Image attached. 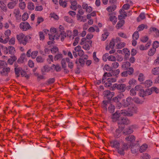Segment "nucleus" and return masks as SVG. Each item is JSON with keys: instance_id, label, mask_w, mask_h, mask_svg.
Wrapping results in <instances>:
<instances>
[{"instance_id": "42", "label": "nucleus", "mask_w": 159, "mask_h": 159, "mask_svg": "<svg viewBox=\"0 0 159 159\" xmlns=\"http://www.w3.org/2000/svg\"><path fill=\"white\" fill-rule=\"evenodd\" d=\"M137 81L134 79H130L128 83L130 86L134 85L136 84Z\"/></svg>"}, {"instance_id": "59", "label": "nucleus", "mask_w": 159, "mask_h": 159, "mask_svg": "<svg viewBox=\"0 0 159 159\" xmlns=\"http://www.w3.org/2000/svg\"><path fill=\"white\" fill-rule=\"evenodd\" d=\"M159 47V42L157 41H154L153 43L152 47L156 48Z\"/></svg>"}, {"instance_id": "3", "label": "nucleus", "mask_w": 159, "mask_h": 159, "mask_svg": "<svg viewBox=\"0 0 159 159\" xmlns=\"http://www.w3.org/2000/svg\"><path fill=\"white\" fill-rule=\"evenodd\" d=\"M113 87V90H114L115 89H116L120 92H124L126 89V85L124 84H114Z\"/></svg>"}, {"instance_id": "55", "label": "nucleus", "mask_w": 159, "mask_h": 159, "mask_svg": "<svg viewBox=\"0 0 159 159\" xmlns=\"http://www.w3.org/2000/svg\"><path fill=\"white\" fill-rule=\"evenodd\" d=\"M28 15L27 13H25L22 15V20L23 21L26 20L28 18Z\"/></svg>"}, {"instance_id": "1", "label": "nucleus", "mask_w": 159, "mask_h": 159, "mask_svg": "<svg viewBox=\"0 0 159 159\" xmlns=\"http://www.w3.org/2000/svg\"><path fill=\"white\" fill-rule=\"evenodd\" d=\"M111 146L116 149V151L120 155L123 156L125 154V151H127L129 148V146L126 143H120L117 141L110 142Z\"/></svg>"}, {"instance_id": "48", "label": "nucleus", "mask_w": 159, "mask_h": 159, "mask_svg": "<svg viewBox=\"0 0 159 159\" xmlns=\"http://www.w3.org/2000/svg\"><path fill=\"white\" fill-rule=\"evenodd\" d=\"M115 39H112L111 40L109 44V48L112 49L114 48L115 45Z\"/></svg>"}, {"instance_id": "7", "label": "nucleus", "mask_w": 159, "mask_h": 159, "mask_svg": "<svg viewBox=\"0 0 159 159\" xmlns=\"http://www.w3.org/2000/svg\"><path fill=\"white\" fill-rule=\"evenodd\" d=\"M120 101V100L116 96L112 98L110 102L111 103H115L116 107L120 108L121 106V103Z\"/></svg>"}, {"instance_id": "56", "label": "nucleus", "mask_w": 159, "mask_h": 159, "mask_svg": "<svg viewBox=\"0 0 159 159\" xmlns=\"http://www.w3.org/2000/svg\"><path fill=\"white\" fill-rule=\"evenodd\" d=\"M109 56L108 53H105L102 56V60L104 61H106L108 59Z\"/></svg>"}, {"instance_id": "24", "label": "nucleus", "mask_w": 159, "mask_h": 159, "mask_svg": "<svg viewBox=\"0 0 159 159\" xmlns=\"http://www.w3.org/2000/svg\"><path fill=\"white\" fill-rule=\"evenodd\" d=\"M152 73L154 75L159 74V67H156L153 68L152 70Z\"/></svg>"}, {"instance_id": "13", "label": "nucleus", "mask_w": 159, "mask_h": 159, "mask_svg": "<svg viewBox=\"0 0 159 159\" xmlns=\"http://www.w3.org/2000/svg\"><path fill=\"white\" fill-rule=\"evenodd\" d=\"M119 113L120 114V116L123 115L125 116H131L133 115V114L132 113L129 112L125 110H121L120 111H119Z\"/></svg>"}, {"instance_id": "11", "label": "nucleus", "mask_w": 159, "mask_h": 159, "mask_svg": "<svg viewBox=\"0 0 159 159\" xmlns=\"http://www.w3.org/2000/svg\"><path fill=\"white\" fill-rule=\"evenodd\" d=\"M10 0L11 1L8 3L7 5V7L9 9H13L17 3L18 2V0Z\"/></svg>"}, {"instance_id": "36", "label": "nucleus", "mask_w": 159, "mask_h": 159, "mask_svg": "<svg viewBox=\"0 0 159 159\" xmlns=\"http://www.w3.org/2000/svg\"><path fill=\"white\" fill-rule=\"evenodd\" d=\"M134 101L137 104H142L144 101L140 99L139 98L136 97H135L133 98Z\"/></svg>"}, {"instance_id": "18", "label": "nucleus", "mask_w": 159, "mask_h": 159, "mask_svg": "<svg viewBox=\"0 0 159 159\" xmlns=\"http://www.w3.org/2000/svg\"><path fill=\"white\" fill-rule=\"evenodd\" d=\"M130 66V63L128 61L124 62L122 63L121 67L124 70L129 68Z\"/></svg>"}, {"instance_id": "29", "label": "nucleus", "mask_w": 159, "mask_h": 159, "mask_svg": "<svg viewBox=\"0 0 159 159\" xmlns=\"http://www.w3.org/2000/svg\"><path fill=\"white\" fill-rule=\"evenodd\" d=\"M25 57V54L24 53L22 54L20 57L17 60L18 63H21L24 62V60Z\"/></svg>"}, {"instance_id": "63", "label": "nucleus", "mask_w": 159, "mask_h": 159, "mask_svg": "<svg viewBox=\"0 0 159 159\" xmlns=\"http://www.w3.org/2000/svg\"><path fill=\"white\" fill-rule=\"evenodd\" d=\"M109 35V34L107 32H105L102 35V39L104 41L107 38V36Z\"/></svg>"}, {"instance_id": "5", "label": "nucleus", "mask_w": 159, "mask_h": 159, "mask_svg": "<svg viewBox=\"0 0 159 159\" xmlns=\"http://www.w3.org/2000/svg\"><path fill=\"white\" fill-rule=\"evenodd\" d=\"M130 121L126 117H121L118 120V124L119 125H127L130 124Z\"/></svg>"}, {"instance_id": "21", "label": "nucleus", "mask_w": 159, "mask_h": 159, "mask_svg": "<svg viewBox=\"0 0 159 159\" xmlns=\"http://www.w3.org/2000/svg\"><path fill=\"white\" fill-rule=\"evenodd\" d=\"M8 49L7 48L2 46L1 44H0V55H2L1 50L3 52H4L5 53L7 54L8 53Z\"/></svg>"}, {"instance_id": "64", "label": "nucleus", "mask_w": 159, "mask_h": 159, "mask_svg": "<svg viewBox=\"0 0 159 159\" xmlns=\"http://www.w3.org/2000/svg\"><path fill=\"white\" fill-rule=\"evenodd\" d=\"M151 90V93L152 91L155 92L156 93H159V89L156 87H152Z\"/></svg>"}, {"instance_id": "27", "label": "nucleus", "mask_w": 159, "mask_h": 159, "mask_svg": "<svg viewBox=\"0 0 159 159\" xmlns=\"http://www.w3.org/2000/svg\"><path fill=\"white\" fill-rule=\"evenodd\" d=\"M116 6L115 5H113L112 6H110L107 7V10L109 12H112L114 11L116 8Z\"/></svg>"}, {"instance_id": "19", "label": "nucleus", "mask_w": 159, "mask_h": 159, "mask_svg": "<svg viewBox=\"0 0 159 159\" xmlns=\"http://www.w3.org/2000/svg\"><path fill=\"white\" fill-rule=\"evenodd\" d=\"M135 137L133 135H130L126 137L125 139L128 141H129L132 143H133L135 140Z\"/></svg>"}, {"instance_id": "8", "label": "nucleus", "mask_w": 159, "mask_h": 159, "mask_svg": "<svg viewBox=\"0 0 159 159\" xmlns=\"http://www.w3.org/2000/svg\"><path fill=\"white\" fill-rule=\"evenodd\" d=\"M120 114L119 113V111H117L115 113L112 115L111 118L112 121L116 122L120 119Z\"/></svg>"}, {"instance_id": "17", "label": "nucleus", "mask_w": 159, "mask_h": 159, "mask_svg": "<svg viewBox=\"0 0 159 159\" xmlns=\"http://www.w3.org/2000/svg\"><path fill=\"white\" fill-rule=\"evenodd\" d=\"M92 41L91 40H88L86 42L85 44L83 46V48L86 50H89L90 49L89 45H91Z\"/></svg>"}, {"instance_id": "57", "label": "nucleus", "mask_w": 159, "mask_h": 159, "mask_svg": "<svg viewBox=\"0 0 159 159\" xmlns=\"http://www.w3.org/2000/svg\"><path fill=\"white\" fill-rule=\"evenodd\" d=\"M119 66V64L118 62H114L112 63L111 67L112 68V69L113 68L116 69Z\"/></svg>"}, {"instance_id": "41", "label": "nucleus", "mask_w": 159, "mask_h": 159, "mask_svg": "<svg viewBox=\"0 0 159 159\" xmlns=\"http://www.w3.org/2000/svg\"><path fill=\"white\" fill-rule=\"evenodd\" d=\"M147 26L146 25H144V24H141L139 25L137 28V30L139 31L142 30H143L144 28H147Z\"/></svg>"}, {"instance_id": "45", "label": "nucleus", "mask_w": 159, "mask_h": 159, "mask_svg": "<svg viewBox=\"0 0 159 159\" xmlns=\"http://www.w3.org/2000/svg\"><path fill=\"white\" fill-rule=\"evenodd\" d=\"M120 72V70L119 69H117V70H112L111 72V73L114 76H116L117 77V76L119 74Z\"/></svg>"}, {"instance_id": "60", "label": "nucleus", "mask_w": 159, "mask_h": 159, "mask_svg": "<svg viewBox=\"0 0 159 159\" xmlns=\"http://www.w3.org/2000/svg\"><path fill=\"white\" fill-rule=\"evenodd\" d=\"M145 18V15L144 13H142L140 14L139 17L137 18V21H139L140 20H139V18H140L141 20H143Z\"/></svg>"}, {"instance_id": "52", "label": "nucleus", "mask_w": 159, "mask_h": 159, "mask_svg": "<svg viewBox=\"0 0 159 159\" xmlns=\"http://www.w3.org/2000/svg\"><path fill=\"white\" fill-rule=\"evenodd\" d=\"M21 75L22 77H25L27 79H28L30 76L26 73L24 70H22V71L21 73Z\"/></svg>"}, {"instance_id": "62", "label": "nucleus", "mask_w": 159, "mask_h": 159, "mask_svg": "<svg viewBox=\"0 0 159 159\" xmlns=\"http://www.w3.org/2000/svg\"><path fill=\"white\" fill-rule=\"evenodd\" d=\"M7 65V63L4 61H0V68H2Z\"/></svg>"}, {"instance_id": "53", "label": "nucleus", "mask_w": 159, "mask_h": 159, "mask_svg": "<svg viewBox=\"0 0 159 159\" xmlns=\"http://www.w3.org/2000/svg\"><path fill=\"white\" fill-rule=\"evenodd\" d=\"M125 45V43H120L118 44H117L116 46L117 48H121L124 47Z\"/></svg>"}, {"instance_id": "9", "label": "nucleus", "mask_w": 159, "mask_h": 159, "mask_svg": "<svg viewBox=\"0 0 159 159\" xmlns=\"http://www.w3.org/2000/svg\"><path fill=\"white\" fill-rule=\"evenodd\" d=\"M151 94V90L149 89H147L146 91H144L143 89L140 90L139 95L140 97H144L145 96L149 95Z\"/></svg>"}, {"instance_id": "32", "label": "nucleus", "mask_w": 159, "mask_h": 159, "mask_svg": "<svg viewBox=\"0 0 159 159\" xmlns=\"http://www.w3.org/2000/svg\"><path fill=\"white\" fill-rule=\"evenodd\" d=\"M125 70H126L125 71L127 72V74L128 75H132L134 73V69L132 67H130Z\"/></svg>"}, {"instance_id": "6", "label": "nucleus", "mask_w": 159, "mask_h": 159, "mask_svg": "<svg viewBox=\"0 0 159 159\" xmlns=\"http://www.w3.org/2000/svg\"><path fill=\"white\" fill-rule=\"evenodd\" d=\"M20 27L21 29L26 31L29 29L30 26L28 23L27 22H21L20 25Z\"/></svg>"}, {"instance_id": "16", "label": "nucleus", "mask_w": 159, "mask_h": 159, "mask_svg": "<svg viewBox=\"0 0 159 159\" xmlns=\"http://www.w3.org/2000/svg\"><path fill=\"white\" fill-rule=\"evenodd\" d=\"M51 68L48 65L44 66L41 69V72L43 74H44L45 72H48L50 70Z\"/></svg>"}, {"instance_id": "61", "label": "nucleus", "mask_w": 159, "mask_h": 159, "mask_svg": "<svg viewBox=\"0 0 159 159\" xmlns=\"http://www.w3.org/2000/svg\"><path fill=\"white\" fill-rule=\"evenodd\" d=\"M51 51L52 53L54 54L58 51V49L55 46H54L53 48L51 49Z\"/></svg>"}, {"instance_id": "58", "label": "nucleus", "mask_w": 159, "mask_h": 159, "mask_svg": "<svg viewBox=\"0 0 159 159\" xmlns=\"http://www.w3.org/2000/svg\"><path fill=\"white\" fill-rule=\"evenodd\" d=\"M47 61L49 63H51V61L53 62V57L52 55H49L48 58L47 59Z\"/></svg>"}, {"instance_id": "10", "label": "nucleus", "mask_w": 159, "mask_h": 159, "mask_svg": "<svg viewBox=\"0 0 159 159\" xmlns=\"http://www.w3.org/2000/svg\"><path fill=\"white\" fill-rule=\"evenodd\" d=\"M131 97H128L127 98L126 100H123L122 102L123 106L125 107H127L132 103Z\"/></svg>"}, {"instance_id": "31", "label": "nucleus", "mask_w": 159, "mask_h": 159, "mask_svg": "<svg viewBox=\"0 0 159 159\" xmlns=\"http://www.w3.org/2000/svg\"><path fill=\"white\" fill-rule=\"evenodd\" d=\"M156 51V49L154 48H152L149 51L148 55L150 56H152L154 54Z\"/></svg>"}, {"instance_id": "38", "label": "nucleus", "mask_w": 159, "mask_h": 159, "mask_svg": "<svg viewBox=\"0 0 159 159\" xmlns=\"http://www.w3.org/2000/svg\"><path fill=\"white\" fill-rule=\"evenodd\" d=\"M59 3L60 5L63 7H66L67 3L65 1H63V0H59Z\"/></svg>"}, {"instance_id": "23", "label": "nucleus", "mask_w": 159, "mask_h": 159, "mask_svg": "<svg viewBox=\"0 0 159 159\" xmlns=\"http://www.w3.org/2000/svg\"><path fill=\"white\" fill-rule=\"evenodd\" d=\"M14 14H15V16L17 19L20 18L21 15L19 9H15Z\"/></svg>"}, {"instance_id": "44", "label": "nucleus", "mask_w": 159, "mask_h": 159, "mask_svg": "<svg viewBox=\"0 0 159 159\" xmlns=\"http://www.w3.org/2000/svg\"><path fill=\"white\" fill-rule=\"evenodd\" d=\"M142 157L143 159H150L151 158V156L147 153H143Z\"/></svg>"}, {"instance_id": "22", "label": "nucleus", "mask_w": 159, "mask_h": 159, "mask_svg": "<svg viewBox=\"0 0 159 159\" xmlns=\"http://www.w3.org/2000/svg\"><path fill=\"white\" fill-rule=\"evenodd\" d=\"M125 22V20H123L119 21L116 26V28L118 29L122 27L124 25Z\"/></svg>"}, {"instance_id": "39", "label": "nucleus", "mask_w": 159, "mask_h": 159, "mask_svg": "<svg viewBox=\"0 0 159 159\" xmlns=\"http://www.w3.org/2000/svg\"><path fill=\"white\" fill-rule=\"evenodd\" d=\"M139 35L137 31L135 32L132 35L133 39L137 40L139 38Z\"/></svg>"}, {"instance_id": "26", "label": "nucleus", "mask_w": 159, "mask_h": 159, "mask_svg": "<svg viewBox=\"0 0 159 159\" xmlns=\"http://www.w3.org/2000/svg\"><path fill=\"white\" fill-rule=\"evenodd\" d=\"M0 7L3 11L6 12L7 11V8L3 2L0 1Z\"/></svg>"}, {"instance_id": "28", "label": "nucleus", "mask_w": 159, "mask_h": 159, "mask_svg": "<svg viewBox=\"0 0 159 159\" xmlns=\"http://www.w3.org/2000/svg\"><path fill=\"white\" fill-rule=\"evenodd\" d=\"M123 51L125 53L126 56V59L127 60L128 59V57L130 55V52L129 50L126 48H124L123 49Z\"/></svg>"}, {"instance_id": "50", "label": "nucleus", "mask_w": 159, "mask_h": 159, "mask_svg": "<svg viewBox=\"0 0 159 159\" xmlns=\"http://www.w3.org/2000/svg\"><path fill=\"white\" fill-rule=\"evenodd\" d=\"M120 125H119V128L117 129L116 130V133H120L121 131H122L123 129L124 128V126H120Z\"/></svg>"}, {"instance_id": "20", "label": "nucleus", "mask_w": 159, "mask_h": 159, "mask_svg": "<svg viewBox=\"0 0 159 159\" xmlns=\"http://www.w3.org/2000/svg\"><path fill=\"white\" fill-rule=\"evenodd\" d=\"M111 102L109 101L108 100H104L103 101L102 103V108L104 109H105L106 110H107V106L108 104H109Z\"/></svg>"}, {"instance_id": "43", "label": "nucleus", "mask_w": 159, "mask_h": 159, "mask_svg": "<svg viewBox=\"0 0 159 159\" xmlns=\"http://www.w3.org/2000/svg\"><path fill=\"white\" fill-rule=\"evenodd\" d=\"M63 57L62 55L61 54H59L55 55L54 57V59L55 61H56L61 59Z\"/></svg>"}, {"instance_id": "54", "label": "nucleus", "mask_w": 159, "mask_h": 159, "mask_svg": "<svg viewBox=\"0 0 159 159\" xmlns=\"http://www.w3.org/2000/svg\"><path fill=\"white\" fill-rule=\"evenodd\" d=\"M60 35L61 36V40L62 41H63L64 39L66 37V33L65 31H63L62 33H60Z\"/></svg>"}, {"instance_id": "4", "label": "nucleus", "mask_w": 159, "mask_h": 159, "mask_svg": "<svg viewBox=\"0 0 159 159\" xmlns=\"http://www.w3.org/2000/svg\"><path fill=\"white\" fill-rule=\"evenodd\" d=\"M114 92H111L109 90H105L103 92V95L105 99H108V101H111L112 97L114 95Z\"/></svg>"}, {"instance_id": "14", "label": "nucleus", "mask_w": 159, "mask_h": 159, "mask_svg": "<svg viewBox=\"0 0 159 159\" xmlns=\"http://www.w3.org/2000/svg\"><path fill=\"white\" fill-rule=\"evenodd\" d=\"M71 5L70 8L73 10L75 11L77 9V2L76 0H72L70 1Z\"/></svg>"}, {"instance_id": "51", "label": "nucleus", "mask_w": 159, "mask_h": 159, "mask_svg": "<svg viewBox=\"0 0 159 159\" xmlns=\"http://www.w3.org/2000/svg\"><path fill=\"white\" fill-rule=\"evenodd\" d=\"M38 53V52L37 51H33L31 52V56L34 59L37 55Z\"/></svg>"}, {"instance_id": "25", "label": "nucleus", "mask_w": 159, "mask_h": 159, "mask_svg": "<svg viewBox=\"0 0 159 159\" xmlns=\"http://www.w3.org/2000/svg\"><path fill=\"white\" fill-rule=\"evenodd\" d=\"M148 148V145L144 143L141 146L139 150L140 152H143L145 151Z\"/></svg>"}, {"instance_id": "15", "label": "nucleus", "mask_w": 159, "mask_h": 159, "mask_svg": "<svg viewBox=\"0 0 159 159\" xmlns=\"http://www.w3.org/2000/svg\"><path fill=\"white\" fill-rule=\"evenodd\" d=\"M22 69L21 67L15 68V73L16 77L18 78L20 76V75L21 74V71H22Z\"/></svg>"}, {"instance_id": "34", "label": "nucleus", "mask_w": 159, "mask_h": 159, "mask_svg": "<svg viewBox=\"0 0 159 159\" xmlns=\"http://www.w3.org/2000/svg\"><path fill=\"white\" fill-rule=\"evenodd\" d=\"M9 52L11 54H14L15 52V48L13 46H9L8 47Z\"/></svg>"}, {"instance_id": "30", "label": "nucleus", "mask_w": 159, "mask_h": 159, "mask_svg": "<svg viewBox=\"0 0 159 159\" xmlns=\"http://www.w3.org/2000/svg\"><path fill=\"white\" fill-rule=\"evenodd\" d=\"M133 131V130L131 128L129 127L128 128L126 129L123 132L124 134H129L132 133Z\"/></svg>"}, {"instance_id": "47", "label": "nucleus", "mask_w": 159, "mask_h": 159, "mask_svg": "<svg viewBox=\"0 0 159 159\" xmlns=\"http://www.w3.org/2000/svg\"><path fill=\"white\" fill-rule=\"evenodd\" d=\"M64 19L65 21L69 23H72L73 22V20L68 16H65Z\"/></svg>"}, {"instance_id": "33", "label": "nucleus", "mask_w": 159, "mask_h": 159, "mask_svg": "<svg viewBox=\"0 0 159 159\" xmlns=\"http://www.w3.org/2000/svg\"><path fill=\"white\" fill-rule=\"evenodd\" d=\"M115 106L113 104H110L108 107V111L111 113H112L114 111Z\"/></svg>"}, {"instance_id": "35", "label": "nucleus", "mask_w": 159, "mask_h": 159, "mask_svg": "<svg viewBox=\"0 0 159 159\" xmlns=\"http://www.w3.org/2000/svg\"><path fill=\"white\" fill-rule=\"evenodd\" d=\"M35 8L34 4L31 2H29L28 3V8L30 10H33Z\"/></svg>"}, {"instance_id": "40", "label": "nucleus", "mask_w": 159, "mask_h": 159, "mask_svg": "<svg viewBox=\"0 0 159 159\" xmlns=\"http://www.w3.org/2000/svg\"><path fill=\"white\" fill-rule=\"evenodd\" d=\"M76 17L78 20L80 19L81 21L85 22L86 20V19H84V18H85V17H84V16H82L79 14H77L76 15Z\"/></svg>"}, {"instance_id": "2", "label": "nucleus", "mask_w": 159, "mask_h": 159, "mask_svg": "<svg viewBox=\"0 0 159 159\" xmlns=\"http://www.w3.org/2000/svg\"><path fill=\"white\" fill-rule=\"evenodd\" d=\"M16 38L19 43L22 44L24 45H26L29 40L31 38V37L28 35L25 36L22 33L17 35Z\"/></svg>"}, {"instance_id": "46", "label": "nucleus", "mask_w": 159, "mask_h": 159, "mask_svg": "<svg viewBox=\"0 0 159 159\" xmlns=\"http://www.w3.org/2000/svg\"><path fill=\"white\" fill-rule=\"evenodd\" d=\"M144 80V77L142 73H140L138 77V80L140 82H142Z\"/></svg>"}, {"instance_id": "12", "label": "nucleus", "mask_w": 159, "mask_h": 159, "mask_svg": "<svg viewBox=\"0 0 159 159\" xmlns=\"http://www.w3.org/2000/svg\"><path fill=\"white\" fill-rule=\"evenodd\" d=\"M10 68L9 67H3L0 73L2 75L7 76L8 73L10 72Z\"/></svg>"}, {"instance_id": "49", "label": "nucleus", "mask_w": 159, "mask_h": 159, "mask_svg": "<svg viewBox=\"0 0 159 159\" xmlns=\"http://www.w3.org/2000/svg\"><path fill=\"white\" fill-rule=\"evenodd\" d=\"M36 60L38 62H43L44 61V59L42 57L39 56L36 57Z\"/></svg>"}, {"instance_id": "37", "label": "nucleus", "mask_w": 159, "mask_h": 159, "mask_svg": "<svg viewBox=\"0 0 159 159\" xmlns=\"http://www.w3.org/2000/svg\"><path fill=\"white\" fill-rule=\"evenodd\" d=\"M152 82L150 80H146L144 83L145 86L146 88H148L150 87L152 85Z\"/></svg>"}]
</instances>
